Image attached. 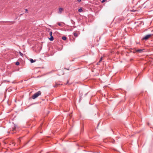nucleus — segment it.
Returning a JSON list of instances; mask_svg holds the SVG:
<instances>
[{
  "label": "nucleus",
  "mask_w": 153,
  "mask_h": 153,
  "mask_svg": "<svg viewBox=\"0 0 153 153\" xmlns=\"http://www.w3.org/2000/svg\"><path fill=\"white\" fill-rule=\"evenodd\" d=\"M82 11H83L82 9L81 8H80L78 10V11L79 12H82Z\"/></svg>",
  "instance_id": "nucleus-8"
},
{
  "label": "nucleus",
  "mask_w": 153,
  "mask_h": 153,
  "mask_svg": "<svg viewBox=\"0 0 153 153\" xmlns=\"http://www.w3.org/2000/svg\"><path fill=\"white\" fill-rule=\"evenodd\" d=\"M66 38H67L65 36H63L62 37V39L64 40H65L66 39Z\"/></svg>",
  "instance_id": "nucleus-10"
},
{
  "label": "nucleus",
  "mask_w": 153,
  "mask_h": 153,
  "mask_svg": "<svg viewBox=\"0 0 153 153\" xmlns=\"http://www.w3.org/2000/svg\"><path fill=\"white\" fill-rule=\"evenodd\" d=\"M41 91H39L34 94L32 97V98L33 99H34L37 97L41 95Z\"/></svg>",
  "instance_id": "nucleus-1"
},
{
  "label": "nucleus",
  "mask_w": 153,
  "mask_h": 153,
  "mask_svg": "<svg viewBox=\"0 0 153 153\" xmlns=\"http://www.w3.org/2000/svg\"><path fill=\"white\" fill-rule=\"evenodd\" d=\"M81 0H77V1L79 2H81Z\"/></svg>",
  "instance_id": "nucleus-19"
},
{
  "label": "nucleus",
  "mask_w": 153,
  "mask_h": 153,
  "mask_svg": "<svg viewBox=\"0 0 153 153\" xmlns=\"http://www.w3.org/2000/svg\"><path fill=\"white\" fill-rule=\"evenodd\" d=\"M19 53L20 54V55L21 56H22V57H23V54L22 53H21V52H19Z\"/></svg>",
  "instance_id": "nucleus-11"
},
{
  "label": "nucleus",
  "mask_w": 153,
  "mask_h": 153,
  "mask_svg": "<svg viewBox=\"0 0 153 153\" xmlns=\"http://www.w3.org/2000/svg\"><path fill=\"white\" fill-rule=\"evenodd\" d=\"M106 0H102V1H101V2L102 3H103L104 2H105V1H106Z\"/></svg>",
  "instance_id": "nucleus-16"
},
{
  "label": "nucleus",
  "mask_w": 153,
  "mask_h": 153,
  "mask_svg": "<svg viewBox=\"0 0 153 153\" xmlns=\"http://www.w3.org/2000/svg\"><path fill=\"white\" fill-rule=\"evenodd\" d=\"M30 62L31 63H33L35 62V61L33 60V59H30Z\"/></svg>",
  "instance_id": "nucleus-9"
},
{
  "label": "nucleus",
  "mask_w": 153,
  "mask_h": 153,
  "mask_svg": "<svg viewBox=\"0 0 153 153\" xmlns=\"http://www.w3.org/2000/svg\"><path fill=\"white\" fill-rule=\"evenodd\" d=\"M63 11V9L62 8H59V11H58V13L59 14H61L62 13V12Z\"/></svg>",
  "instance_id": "nucleus-4"
},
{
  "label": "nucleus",
  "mask_w": 153,
  "mask_h": 153,
  "mask_svg": "<svg viewBox=\"0 0 153 153\" xmlns=\"http://www.w3.org/2000/svg\"><path fill=\"white\" fill-rule=\"evenodd\" d=\"M49 34H50V36H51V35H52V31H51L50 32Z\"/></svg>",
  "instance_id": "nucleus-13"
},
{
  "label": "nucleus",
  "mask_w": 153,
  "mask_h": 153,
  "mask_svg": "<svg viewBox=\"0 0 153 153\" xmlns=\"http://www.w3.org/2000/svg\"><path fill=\"white\" fill-rule=\"evenodd\" d=\"M68 82H69V80H68L67 81V83H66V84H67L68 83Z\"/></svg>",
  "instance_id": "nucleus-21"
},
{
  "label": "nucleus",
  "mask_w": 153,
  "mask_h": 153,
  "mask_svg": "<svg viewBox=\"0 0 153 153\" xmlns=\"http://www.w3.org/2000/svg\"><path fill=\"white\" fill-rule=\"evenodd\" d=\"M58 25H59V26H60L61 25V23H58Z\"/></svg>",
  "instance_id": "nucleus-18"
},
{
  "label": "nucleus",
  "mask_w": 153,
  "mask_h": 153,
  "mask_svg": "<svg viewBox=\"0 0 153 153\" xmlns=\"http://www.w3.org/2000/svg\"><path fill=\"white\" fill-rule=\"evenodd\" d=\"M15 133V132H13V131H12V132H11V133H12V134H13Z\"/></svg>",
  "instance_id": "nucleus-20"
},
{
  "label": "nucleus",
  "mask_w": 153,
  "mask_h": 153,
  "mask_svg": "<svg viewBox=\"0 0 153 153\" xmlns=\"http://www.w3.org/2000/svg\"><path fill=\"white\" fill-rule=\"evenodd\" d=\"M12 127L11 129V130H12V131H14L15 130V129L16 128V125L14 124L13 125V126H12Z\"/></svg>",
  "instance_id": "nucleus-5"
},
{
  "label": "nucleus",
  "mask_w": 153,
  "mask_h": 153,
  "mask_svg": "<svg viewBox=\"0 0 153 153\" xmlns=\"http://www.w3.org/2000/svg\"><path fill=\"white\" fill-rule=\"evenodd\" d=\"M102 60V57H101L100 60V61L99 62H100Z\"/></svg>",
  "instance_id": "nucleus-15"
},
{
  "label": "nucleus",
  "mask_w": 153,
  "mask_h": 153,
  "mask_svg": "<svg viewBox=\"0 0 153 153\" xmlns=\"http://www.w3.org/2000/svg\"><path fill=\"white\" fill-rule=\"evenodd\" d=\"M25 10L26 13H28V10L27 9H25Z\"/></svg>",
  "instance_id": "nucleus-17"
},
{
  "label": "nucleus",
  "mask_w": 153,
  "mask_h": 153,
  "mask_svg": "<svg viewBox=\"0 0 153 153\" xmlns=\"http://www.w3.org/2000/svg\"><path fill=\"white\" fill-rule=\"evenodd\" d=\"M102 60V57H101L100 60V61L99 62H100Z\"/></svg>",
  "instance_id": "nucleus-14"
},
{
  "label": "nucleus",
  "mask_w": 153,
  "mask_h": 153,
  "mask_svg": "<svg viewBox=\"0 0 153 153\" xmlns=\"http://www.w3.org/2000/svg\"><path fill=\"white\" fill-rule=\"evenodd\" d=\"M19 64V62H17L16 63V65H18Z\"/></svg>",
  "instance_id": "nucleus-12"
},
{
  "label": "nucleus",
  "mask_w": 153,
  "mask_h": 153,
  "mask_svg": "<svg viewBox=\"0 0 153 153\" xmlns=\"http://www.w3.org/2000/svg\"><path fill=\"white\" fill-rule=\"evenodd\" d=\"M51 37L49 38V39L50 41H52L53 40V37L52 35H51Z\"/></svg>",
  "instance_id": "nucleus-6"
},
{
  "label": "nucleus",
  "mask_w": 153,
  "mask_h": 153,
  "mask_svg": "<svg viewBox=\"0 0 153 153\" xmlns=\"http://www.w3.org/2000/svg\"><path fill=\"white\" fill-rule=\"evenodd\" d=\"M74 36L75 37H77L78 36V34L76 33H74Z\"/></svg>",
  "instance_id": "nucleus-7"
},
{
  "label": "nucleus",
  "mask_w": 153,
  "mask_h": 153,
  "mask_svg": "<svg viewBox=\"0 0 153 153\" xmlns=\"http://www.w3.org/2000/svg\"><path fill=\"white\" fill-rule=\"evenodd\" d=\"M143 50H144V49H136L135 50V52L141 53L143 51Z\"/></svg>",
  "instance_id": "nucleus-3"
},
{
  "label": "nucleus",
  "mask_w": 153,
  "mask_h": 153,
  "mask_svg": "<svg viewBox=\"0 0 153 153\" xmlns=\"http://www.w3.org/2000/svg\"><path fill=\"white\" fill-rule=\"evenodd\" d=\"M153 34H150L146 35L142 39V40H147L151 36H152Z\"/></svg>",
  "instance_id": "nucleus-2"
}]
</instances>
